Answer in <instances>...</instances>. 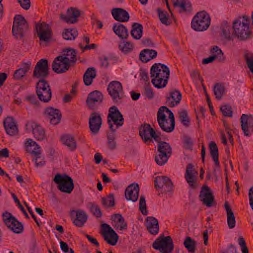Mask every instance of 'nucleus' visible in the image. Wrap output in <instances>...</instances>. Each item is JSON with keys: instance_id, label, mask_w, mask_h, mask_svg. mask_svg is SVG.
Masks as SVG:
<instances>
[{"instance_id": "f257e3e1", "label": "nucleus", "mask_w": 253, "mask_h": 253, "mask_svg": "<svg viewBox=\"0 0 253 253\" xmlns=\"http://www.w3.org/2000/svg\"><path fill=\"white\" fill-rule=\"evenodd\" d=\"M107 122L112 132L107 134V144L109 149L113 150L116 147L115 141V132L119 126L124 124V118L122 114L116 106L110 108L107 117Z\"/></svg>"}, {"instance_id": "f03ea898", "label": "nucleus", "mask_w": 253, "mask_h": 253, "mask_svg": "<svg viewBox=\"0 0 253 253\" xmlns=\"http://www.w3.org/2000/svg\"><path fill=\"white\" fill-rule=\"evenodd\" d=\"M250 18L246 15L237 17L232 23L235 37L240 41H245L252 37V31L249 27Z\"/></svg>"}, {"instance_id": "7ed1b4c3", "label": "nucleus", "mask_w": 253, "mask_h": 253, "mask_svg": "<svg viewBox=\"0 0 253 253\" xmlns=\"http://www.w3.org/2000/svg\"><path fill=\"white\" fill-rule=\"evenodd\" d=\"M152 83L156 87H164L168 83L169 76V68L164 64L155 63L150 69Z\"/></svg>"}, {"instance_id": "20e7f679", "label": "nucleus", "mask_w": 253, "mask_h": 253, "mask_svg": "<svg viewBox=\"0 0 253 253\" xmlns=\"http://www.w3.org/2000/svg\"><path fill=\"white\" fill-rule=\"evenodd\" d=\"M211 18L205 11L198 12L193 17L191 25L192 28L196 31H204L210 26Z\"/></svg>"}, {"instance_id": "39448f33", "label": "nucleus", "mask_w": 253, "mask_h": 253, "mask_svg": "<svg viewBox=\"0 0 253 253\" xmlns=\"http://www.w3.org/2000/svg\"><path fill=\"white\" fill-rule=\"evenodd\" d=\"M28 24L22 15H16L14 18L12 33L15 38L22 39L28 30Z\"/></svg>"}, {"instance_id": "423d86ee", "label": "nucleus", "mask_w": 253, "mask_h": 253, "mask_svg": "<svg viewBox=\"0 0 253 253\" xmlns=\"http://www.w3.org/2000/svg\"><path fill=\"white\" fill-rule=\"evenodd\" d=\"M53 181L58 184V189L62 192L70 194L74 188L73 179L66 174H56Z\"/></svg>"}, {"instance_id": "0eeeda50", "label": "nucleus", "mask_w": 253, "mask_h": 253, "mask_svg": "<svg viewBox=\"0 0 253 253\" xmlns=\"http://www.w3.org/2000/svg\"><path fill=\"white\" fill-rule=\"evenodd\" d=\"M107 91L113 102L116 104L121 103L122 100L125 97L123 86L120 82H111L108 85Z\"/></svg>"}, {"instance_id": "6e6552de", "label": "nucleus", "mask_w": 253, "mask_h": 253, "mask_svg": "<svg viewBox=\"0 0 253 253\" xmlns=\"http://www.w3.org/2000/svg\"><path fill=\"white\" fill-rule=\"evenodd\" d=\"M36 94L38 98L43 102H48L51 98L50 86L45 80H40L36 85Z\"/></svg>"}, {"instance_id": "1a4fd4ad", "label": "nucleus", "mask_w": 253, "mask_h": 253, "mask_svg": "<svg viewBox=\"0 0 253 253\" xmlns=\"http://www.w3.org/2000/svg\"><path fill=\"white\" fill-rule=\"evenodd\" d=\"M152 246L161 253H171L174 248L171 238L170 236L165 237L164 235L159 237L153 242Z\"/></svg>"}, {"instance_id": "9d476101", "label": "nucleus", "mask_w": 253, "mask_h": 253, "mask_svg": "<svg viewBox=\"0 0 253 253\" xmlns=\"http://www.w3.org/2000/svg\"><path fill=\"white\" fill-rule=\"evenodd\" d=\"M158 151L159 154L156 155L155 161L159 165H164L171 155V148L168 143L161 141L158 145Z\"/></svg>"}, {"instance_id": "9b49d317", "label": "nucleus", "mask_w": 253, "mask_h": 253, "mask_svg": "<svg viewBox=\"0 0 253 253\" xmlns=\"http://www.w3.org/2000/svg\"><path fill=\"white\" fill-rule=\"evenodd\" d=\"M2 219L7 227L14 233L19 234L23 232V226L21 222L7 211L2 213Z\"/></svg>"}, {"instance_id": "f8f14e48", "label": "nucleus", "mask_w": 253, "mask_h": 253, "mask_svg": "<svg viewBox=\"0 0 253 253\" xmlns=\"http://www.w3.org/2000/svg\"><path fill=\"white\" fill-rule=\"evenodd\" d=\"M49 75L48 61L46 59L40 60L36 64L33 74L35 78L44 80Z\"/></svg>"}, {"instance_id": "ddd939ff", "label": "nucleus", "mask_w": 253, "mask_h": 253, "mask_svg": "<svg viewBox=\"0 0 253 253\" xmlns=\"http://www.w3.org/2000/svg\"><path fill=\"white\" fill-rule=\"evenodd\" d=\"M35 29L40 41L49 42L52 37V32L49 25L43 22L36 24Z\"/></svg>"}, {"instance_id": "4468645a", "label": "nucleus", "mask_w": 253, "mask_h": 253, "mask_svg": "<svg viewBox=\"0 0 253 253\" xmlns=\"http://www.w3.org/2000/svg\"><path fill=\"white\" fill-rule=\"evenodd\" d=\"M101 235L104 240L109 245L115 246L118 240L119 236L113 229L107 224L102 225Z\"/></svg>"}, {"instance_id": "2eb2a0df", "label": "nucleus", "mask_w": 253, "mask_h": 253, "mask_svg": "<svg viewBox=\"0 0 253 253\" xmlns=\"http://www.w3.org/2000/svg\"><path fill=\"white\" fill-rule=\"evenodd\" d=\"M103 95L98 90H94L89 93L87 97L86 103L87 107L91 110L96 109L102 102Z\"/></svg>"}, {"instance_id": "dca6fc26", "label": "nucleus", "mask_w": 253, "mask_h": 253, "mask_svg": "<svg viewBox=\"0 0 253 253\" xmlns=\"http://www.w3.org/2000/svg\"><path fill=\"white\" fill-rule=\"evenodd\" d=\"M199 199L203 202V204L208 207L215 205L214 196L210 188L207 185L202 187L199 195Z\"/></svg>"}, {"instance_id": "f3484780", "label": "nucleus", "mask_w": 253, "mask_h": 253, "mask_svg": "<svg viewBox=\"0 0 253 253\" xmlns=\"http://www.w3.org/2000/svg\"><path fill=\"white\" fill-rule=\"evenodd\" d=\"M25 126L27 130H32L34 136L37 140H42L45 138V130L40 124L34 121H29L26 123Z\"/></svg>"}, {"instance_id": "a211bd4d", "label": "nucleus", "mask_w": 253, "mask_h": 253, "mask_svg": "<svg viewBox=\"0 0 253 253\" xmlns=\"http://www.w3.org/2000/svg\"><path fill=\"white\" fill-rule=\"evenodd\" d=\"M155 187L161 188L163 192H170L172 190L173 183L168 176H159L155 180Z\"/></svg>"}, {"instance_id": "6ab92c4d", "label": "nucleus", "mask_w": 253, "mask_h": 253, "mask_svg": "<svg viewBox=\"0 0 253 253\" xmlns=\"http://www.w3.org/2000/svg\"><path fill=\"white\" fill-rule=\"evenodd\" d=\"M241 124L244 135L250 136L253 133V116L243 114L241 117Z\"/></svg>"}, {"instance_id": "aec40b11", "label": "nucleus", "mask_w": 253, "mask_h": 253, "mask_svg": "<svg viewBox=\"0 0 253 253\" xmlns=\"http://www.w3.org/2000/svg\"><path fill=\"white\" fill-rule=\"evenodd\" d=\"M102 125V119L99 113L93 112L89 118V127L91 133L96 134Z\"/></svg>"}, {"instance_id": "412c9836", "label": "nucleus", "mask_w": 253, "mask_h": 253, "mask_svg": "<svg viewBox=\"0 0 253 253\" xmlns=\"http://www.w3.org/2000/svg\"><path fill=\"white\" fill-rule=\"evenodd\" d=\"M70 68L69 63L66 62L59 56L56 57L53 60L52 64L53 71L57 73L61 74L68 71Z\"/></svg>"}, {"instance_id": "4be33fe9", "label": "nucleus", "mask_w": 253, "mask_h": 253, "mask_svg": "<svg viewBox=\"0 0 253 253\" xmlns=\"http://www.w3.org/2000/svg\"><path fill=\"white\" fill-rule=\"evenodd\" d=\"M44 113L51 124L56 125L60 123L61 114L59 110L48 107L45 109Z\"/></svg>"}, {"instance_id": "5701e85b", "label": "nucleus", "mask_w": 253, "mask_h": 253, "mask_svg": "<svg viewBox=\"0 0 253 253\" xmlns=\"http://www.w3.org/2000/svg\"><path fill=\"white\" fill-rule=\"evenodd\" d=\"M157 121L160 128L164 131L167 132H172L175 127V120L174 122L172 120H169V122H168V120L166 118V115H162L160 116L157 115Z\"/></svg>"}, {"instance_id": "b1692460", "label": "nucleus", "mask_w": 253, "mask_h": 253, "mask_svg": "<svg viewBox=\"0 0 253 253\" xmlns=\"http://www.w3.org/2000/svg\"><path fill=\"white\" fill-rule=\"evenodd\" d=\"M198 172L194 169L193 164L191 163L188 164L185 171V178L189 186L192 188H195L196 187L195 178Z\"/></svg>"}, {"instance_id": "393cba45", "label": "nucleus", "mask_w": 253, "mask_h": 253, "mask_svg": "<svg viewBox=\"0 0 253 253\" xmlns=\"http://www.w3.org/2000/svg\"><path fill=\"white\" fill-rule=\"evenodd\" d=\"M139 187L138 184H131L126 189L125 196L127 200L137 201L139 196Z\"/></svg>"}, {"instance_id": "a878e982", "label": "nucleus", "mask_w": 253, "mask_h": 253, "mask_svg": "<svg viewBox=\"0 0 253 253\" xmlns=\"http://www.w3.org/2000/svg\"><path fill=\"white\" fill-rule=\"evenodd\" d=\"M80 11L76 8L71 7L67 10L66 14H61V19L68 23H75L80 15Z\"/></svg>"}, {"instance_id": "bb28decb", "label": "nucleus", "mask_w": 253, "mask_h": 253, "mask_svg": "<svg viewBox=\"0 0 253 253\" xmlns=\"http://www.w3.org/2000/svg\"><path fill=\"white\" fill-rule=\"evenodd\" d=\"M70 66L74 65L77 62V52L72 48H67L63 51V54L59 55Z\"/></svg>"}, {"instance_id": "cd10ccee", "label": "nucleus", "mask_w": 253, "mask_h": 253, "mask_svg": "<svg viewBox=\"0 0 253 253\" xmlns=\"http://www.w3.org/2000/svg\"><path fill=\"white\" fill-rule=\"evenodd\" d=\"M209 150L213 161L215 163V167L213 169L214 175H216L215 171L218 170L220 167L219 159V153L218 147L214 141H211L209 143Z\"/></svg>"}, {"instance_id": "c85d7f7f", "label": "nucleus", "mask_w": 253, "mask_h": 253, "mask_svg": "<svg viewBox=\"0 0 253 253\" xmlns=\"http://www.w3.org/2000/svg\"><path fill=\"white\" fill-rule=\"evenodd\" d=\"M31 62L29 61L27 62H22L21 67L15 70L14 72L13 77L16 80H21L30 70Z\"/></svg>"}, {"instance_id": "c756f323", "label": "nucleus", "mask_w": 253, "mask_h": 253, "mask_svg": "<svg viewBox=\"0 0 253 253\" xmlns=\"http://www.w3.org/2000/svg\"><path fill=\"white\" fill-rule=\"evenodd\" d=\"M113 18L118 21L127 22L129 19V14L127 11L121 8H115L112 10Z\"/></svg>"}, {"instance_id": "7c9ffc66", "label": "nucleus", "mask_w": 253, "mask_h": 253, "mask_svg": "<svg viewBox=\"0 0 253 253\" xmlns=\"http://www.w3.org/2000/svg\"><path fill=\"white\" fill-rule=\"evenodd\" d=\"M221 33L220 36L227 41H232L234 39V33L232 30L231 25L226 21H223L221 26Z\"/></svg>"}, {"instance_id": "2f4dec72", "label": "nucleus", "mask_w": 253, "mask_h": 253, "mask_svg": "<svg viewBox=\"0 0 253 253\" xmlns=\"http://www.w3.org/2000/svg\"><path fill=\"white\" fill-rule=\"evenodd\" d=\"M3 126L8 134L13 136L18 133V128L13 118L7 117L3 122Z\"/></svg>"}, {"instance_id": "473e14b6", "label": "nucleus", "mask_w": 253, "mask_h": 253, "mask_svg": "<svg viewBox=\"0 0 253 253\" xmlns=\"http://www.w3.org/2000/svg\"><path fill=\"white\" fill-rule=\"evenodd\" d=\"M26 151L30 153L33 157L41 155L40 147L31 139H28L25 143Z\"/></svg>"}, {"instance_id": "72a5a7b5", "label": "nucleus", "mask_w": 253, "mask_h": 253, "mask_svg": "<svg viewBox=\"0 0 253 253\" xmlns=\"http://www.w3.org/2000/svg\"><path fill=\"white\" fill-rule=\"evenodd\" d=\"M113 222V226L117 229L123 230L127 228L126 223L125 222L124 217L120 213L114 214L111 217Z\"/></svg>"}, {"instance_id": "f704fd0d", "label": "nucleus", "mask_w": 253, "mask_h": 253, "mask_svg": "<svg viewBox=\"0 0 253 253\" xmlns=\"http://www.w3.org/2000/svg\"><path fill=\"white\" fill-rule=\"evenodd\" d=\"M146 226L148 230L152 235H156L159 230V225L158 220L152 216L146 218Z\"/></svg>"}, {"instance_id": "c9c22d12", "label": "nucleus", "mask_w": 253, "mask_h": 253, "mask_svg": "<svg viewBox=\"0 0 253 253\" xmlns=\"http://www.w3.org/2000/svg\"><path fill=\"white\" fill-rule=\"evenodd\" d=\"M181 93L177 90L170 93V96L168 97L166 104L170 107H172L178 104L181 99Z\"/></svg>"}, {"instance_id": "e433bc0d", "label": "nucleus", "mask_w": 253, "mask_h": 253, "mask_svg": "<svg viewBox=\"0 0 253 253\" xmlns=\"http://www.w3.org/2000/svg\"><path fill=\"white\" fill-rule=\"evenodd\" d=\"M154 128L151 127L149 124H145L142 126L139 129V134L145 143H148L151 141L150 136L154 131Z\"/></svg>"}, {"instance_id": "4c0bfd02", "label": "nucleus", "mask_w": 253, "mask_h": 253, "mask_svg": "<svg viewBox=\"0 0 253 253\" xmlns=\"http://www.w3.org/2000/svg\"><path fill=\"white\" fill-rule=\"evenodd\" d=\"M113 30L115 34L121 39H126L128 36V30L122 24H114Z\"/></svg>"}, {"instance_id": "58836bf2", "label": "nucleus", "mask_w": 253, "mask_h": 253, "mask_svg": "<svg viewBox=\"0 0 253 253\" xmlns=\"http://www.w3.org/2000/svg\"><path fill=\"white\" fill-rule=\"evenodd\" d=\"M157 56V52L155 50L144 49L140 53V59L143 62L147 63L151 59L155 58Z\"/></svg>"}, {"instance_id": "ea45409f", "label": "nucleus", "mask_w": 253, "mask_h": 253, "mask_svg": "<svg viewBox=\"0 0 253 253\" xmlns=\"http://www.w3.org/2000/svg\"><path fill=\"white\" fill-rule=\"evenodd\" d=\"M224 207L227 213V224L230 229H233L235 226V216L231 206L227 202H225Z\"/></svg>"}, {"instance_id": "a19ab883", "label": "nucleus", "mask_w": 253, "mask_h": 253, "mask_svg": "<svg viewBox=\"0 0 253 253\" xmlns=\"http://www.w3.org/2000/svg\"><path fill=\"white\" fill-rule=\"evenodd\" d=\"M96 76V70L94 67L87 68L83 76L84 84L87 86L90 85Z\"/></svg>"}, {"instance_id": "79ce46f5", "label": "nucleus", "mask_w": 253, "mask_h": 253, "mask_svg": "<svg viewBox=\"0 0 253 253\" xmlns=\"http://www.w3.org/2000/svg\"><path fill=\"white\" fill-rule=\"evenodd\" d=\"M76 218L73 221L74 224L78 227H83L87 219L86 213L83 211H77L76 212Z\"/></svg>"}, {"instance_id": "37998d69", "label": "nucleus", "mask_w": 253, "mask_h": 253, "mask_svg": "<svg viewBox=\"0 0 253 253\" xmlns=\"http://www.w3.org/2000/svg\"><path fill=\"white\" fill-rule=\"evenodd\" d=\"M142 25L138 23H133L130 31V34L133 38L136 40H139L142 37Z\"/></svg>"}, {"instance_id": "c03bdc74", "label": "nucleus", "mask_w": 253, "mask_h": 253, "mask_svg": "<svg viewBox=\"0 0 253 253\" xmlns=\"http://www.w3.org/2000/svg\"><path fill=\"white\" fill-rule=\"evenodd\" d=\"M63 144L66 145L71 151L75 150L77 147L74 137L69 135H66L62 137Z\"/></svg>"}, {"instance_id": "a18cd8bd", "label": "nucleus", "mask_w": 253, "mask_h": 253, "mask_svg": "<svg viewBox=\"0 0 253 253\" xmlns=\"http://www.w3.org/2000/svg\"><path fill=\"white\" fill-rule=\"evenodd\" d=\"M196 242L190 237H186L183 242L184 247L189 253H195L196 249Z\"/></svg>"}, {"instance_id": "49530a36", "label": "nucleus", "mask_w": 253, "mask_h": 253, "mask_svg": "<svg viewBox=\"0 0 253 253\" xmlns=\"http://www.w3.org/2000/svg\"><path fill=\"white\" fill-rule=\"evenodd\" d=\"M213 90L215 98L217 100H220L225 93L224 85L221 83H216L215 84Z\"/></svg>"}, {"instance_id": "de8ad7c7", "label": "nucleus", "mask_w": 253, "mask_h": 253, "mask_svg": "<svg viewBox=\"0 0 253 253\" xmlns=\"http://www.w3.org/2000/svg\"><path fill=\"white\" fill-rule=\"evenodd\" d=\"M78 35V33L76 29H66L62 33L63 38L66 40H74Z\"/></svg>"}, {"instance_id": "09e8293b", "label": "nucleus", "mask_w": 253, "mask_h": 253, "mask_svg": "<svg viewBox=\"0 0 253 253\" xmlns=\"http://www.w3.org/2000/svg\"><path fill=\"white\" fill-rule=\"evenodd\" d=\"M212 56L214 57V59H217L218 62H222L225 61V57L224 56L223 52L218 46H214L211 50Z\"/></svg>"}, {"instance_id": "8fccbe9b", "label": "nucleus", "mask_w": 253, "mask_h": 253, "mask_svg": "<svg viewBox=\"0 0 253 253\" xmlns=\"http://www.w3.org/2000/svg\"><path fill=\"white\" fill-rule=\"evenodd\" d=\"M179 119L182 124L185 127H188L190 125V119L187 111L185 109H182L178 111Z\"/></svg>"}, {"instance_id": "3c124183", "label": "nucleus", "mask_w": 253, "mask_h": 253, "mask_svg": "<svg viewBox=\"0 0 253 253\" xmlns=\"http://www.w3.org/2000/svg\"><path fill=\"white\" fill-rule=\"evenodd\" d=\"M102 205L106 207H114L115 205L114 198L113 194H110L106 197H103L101 199Z\"/></svg>"}, {"instance_id": "603ef678", "label": "nucleus", "mask_w": 253, "mask_h": 253, "mask_svg": "<svg viewBox=\"0 0 253 253\" xmlns=\"http://www.w3.org/2000/svg\"><path fill=\"white\" fill-rule=\"evenodd\" d=\"M119 47L122 52L126 53L132 50L133 45L129 42L123 41L120 43Z\"/></svg>"}, {"instance_id": "864d4df0", "label": "nucleus", "mask_w": 253, "mask_h": 253, "mask_svg": "<svg viewBox=\"0 0 253 253\" xmlns=\"http://www.w3.org/2000/svg\"><path fill=\"white\" fill-rule=\"evenodd\" d=\"M158 15L161 22L166 25L170 24V22L168 18V14L167 12H164L161 10L160 9H158Z\"/></svg>"}, {"instance_id": "5fc2aeb1", "label": "nucleus", "mask_w": 253, "mask_h": 253, "mask_svg": "<svg viewBox=\"0 0 253 253\" xmlns=\"http://www.w3.org/2000/svg\"><path fill=\"white\" fill-rule=\"evenodd\" d=\"M89 205L90 206V210L92 214L97 218L101 217L102 213L100 207L98 205L92 203H89Z\"/></svg>"}, {"instance_id": "6e6d98bb", "label": "nucleus", "mask_w": 253, "mask_h": 253, "mask_svg": "<svg viewBox=\"0 0 253 253\" xmlns=\"http://www.w3.org/2000/svg\"><path fill=\"white\" fill-rule=\"evenodd\" d=\"M166 111L167 113H169V120H172V122H174V116L173 113L167 107L165 106H161L157 113V115L160 114V116L162 115H165L164 114V112Z\"/></svg>"}, {"instance_id": "4d7b16f0", "label": "nucleus", "mask_w": 253, "mask_h": 253, "mask_svg": "<svg viewBox=\"0 0 253 253\" xmlns=\"http://www.w3.org/2000/svg\"><path fill=\"white\" fill-rule=\"evenodd\" d=\"M220 110L225 117H232L233 114L232 108L231 106L225 104L220 107Z\"/></svg>"}, {"instance_id": "13d9d810", "label": "nucleus", "mask_w": 253, "mask_h": 253, "mask_svg": "<svg viewBox=\"0 0 253 253\" xmlns=\"http://www.w3.org/2000/svg\"><path fill=\"white\" fill-rule=\"evenodd\" d=\"M139 210L143 215H147L148 214L146 200L144 196H141L139 200Z\"/></svg>"}, {"instance_id": "bf43d9fd", "label": "nucleus", "mask_w": 253, "mask_h": 253, "mask_svg": "<svg viewBox=\"0 0 253 253\" xmlns=\"http://www.w3.org/2000/svg\"><path fill=\"white\" fill-rule=\"evenodd\" d=\"M177 7L180 8V10H179L180 12L189 11L191 9V3L189 2H186L183 0L180 2L179 4Z\"/></svg>"}, {"instance_id": "052dcab7", "label": "nucleus", "mask_w": 253, "mask_h": 253, "mask_svg": "<svg viewBox=\"0 0 253 253\" xmlns=\"http://www.w3.org/2000/svg\"><path fill=\"white\" fill-rule=\"evenodd\" d=\"M245 59L248 68L251 72L253 73V55L250 53H247L245 55Z\"/></svg>"}, {"instance_id": "680f3d73", "label": "nucleus", "mask_w": 253, "mask_h": 253, "mask_svg": "<svg viewBox=\"0 0 253 253\" xmlns=\"http://www.w3.org/2000/svg\"><path fill=\"white\" fill-rule=\"evenodd\" d=\"M238 243L241 247L242 253H249V250L247 248L244 238L242 237L238 239Z\"/></svg>"}, {"instance_id": "e2e57ef3", "label": "nucleus", "mask_w": 253, "mask_h": 253, "mask_svg": "<svg viewBox=\"0 0 253 253\" xmlns=\"http://www.w3.org/2000/svg\"><path fill=\"white\" fill-rule=\"evenodd\" d=\"M33 161H35L36 166L37 167H42L45 163V161H44V158L41 156V154L39 155V156L33 157Z\"/></svg>"}, {"instance_id": "0e129e2a", "label": "nucleus", "mask_w": 253, "mask_h": 253, "mask_svg": "<svg viewBox=\"0 0 253 253\" xmlns=\"http://www.w3.org/2000/svg\"><path fill=\"white\" fill-rule=\"evenodd\" d=\"M12 197H13V198L14 199V202L17 204V205H18V207L20 208L21 211H22V212L23 213V214H24L25 217L27 218H29V215H28L27 213L25 211L24 207L20 204V203L19 202V200L18 199V198H17L16 195L14 194H12Z\"/></svg>"}, {"instance_id": "69168bd1", "label": "nucleus", "mask_w": 253, "mask_h": 253, "mask_svg": "<svg viewBox=\"0 0 253 253\" xmlns=\"http://www.w3.org/2000/svg\"><path fill=\"white\" fill-rule=\"evenodd\" d=\"M17 0L18 2L20 4V6L24 9L27 10L30 8L31 3L30 0Z\"/></svg>"}, {"instance_id": "338daca9", "label": "nucleus", "mask_w": 253, "mask_h": 253, "mask_svg": "<svg viewBox=\"0 0 253 253\" xmlns=\"http://www.w3.org/2000/svg\"><path fill=\"white\" fill-rule=\"evenodd\" d=\"M145 92L146 95L149 98H152L154 96V93L150 86V83L148 82L147 85L145 87Z\"/></svg>"}, {"instance_id": "774afa93", "label": "nucleus", "mask_w": 253, "mask_h": 253, "mask_svg": "<svg viewBox=\"0 0 253 253\" xmlns=\"http://www.w3.org/2000/svg\"><path fill=\"white\" fill-rule=\"evenodd\" d=\"M219 253H239L234 245L231 244L226 251H221Z\"/></svg>"}]
</instances>
